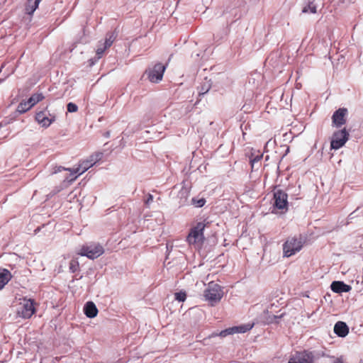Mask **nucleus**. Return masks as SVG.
<instances>
[{"instance_id":"1","label":"nucleus","mask_w":363,"mask_h":363,"mask_svg":"<svg viewBox=\"0 0 363 363\" xmlns=\"http://www.w3.org/2000/svg\"><path fill=\"white\" fill-rule=\"evenodd\" d=\"M104 253V247L99 242H87L83 245L78 255L86 257L90 259H95Z\"/></svg>"},{"instance_id":"2","label":"nucleus","mask_w":363,"mask_h":363,"mask_svg":"<svg viewBox=\"0 0 363 363\" xmlns=\"http://www.w3.org/2000/svg\"><path fill=\"white\" fill-rule=\"evenodd\" d=\"M203 296L212 306L220 301L223 296L222 287L213 281L209 282L204 290Z\"/></svg>"},{"instance_id":"3","label":"nucleus","mask_w":363,"mask_h":363,"mask_svg":"<svg viewBox=\"0 0 363 363\" xmlns=\"http://www.w3.org/2000/svg\"><path fill=\"white\" fill-rule=\"evenodd\" d=\"M303 240L301 238H289L283 244L284 256L289 257L299 252L303 247Z\"/></svg>"},{"instance_id":"4","label":"nucleus","mask_w":363,"mask_h":363,"mask_svg":"<svg viewBox=\"0 0 363 363\" xmlns=\"http://www.w3.org/2000/svg\"><path fill=\"white\" fill-rule=\"evenodd\" d=\"M35 119L42 128H47L56 121V116L50 112L47 106L36 112Z\"/></svg>"},{"instance_id":"5","label":"nucleus","mask_w":363,"mask_h":363,"mask_svg":"<svg viewBox=\"0 0 363 363\" xmlns=\"http://www.w3.org/2000/svg\"><path fill=\"white\" fill-rule=\"evenodd\" d=\"M349 137L350 133L345 128L335 131L331 138L330 149L339 150L345 145Z\"/></svg>"},{"instance_id":"6","label":"nucleus","mask_w":363,"mask_h":363,"mask_svg":"<svg viewBox=\"0 0 363 363\" xmlns=\"http://www.w3.org/2000/svg\"><path fill=\"white\" fill-rule=\"evenodd\" d=\"M166 66L158 62L152 68L146 69L144 74L147 75V79L152 83H159L163 78Z\"/></svg>"},{"instance_id":"7","label":"nucleus","mask_w":363,"mask_h":363,"mask_svg":"<svg viewBox=\"0 0 363 363\" xmlns=\"http://www.w3.org/2000/svg\"><path fill=\"white\" fill-rule=\"evenodd\" d=\"M274 208L279 210H288V194L282 189H275L273 194Z\"/></svg>"},{"instance_id":"8","label":"nucleus","mask_w":363,"mask_h":363,"mask_svg":"<svg viewBox=\"0 0 363 363\" xmlns=\"http://www.w3.org/2000/svg\"><path fill=\"white\" fill-rule=\"evenodd\" d=\"M314 352L309 350L296 352L288 363H314Z\"/></svg>"},{"instance_id":"9","label":"nucleus","mask_w":363,"mask_h":363,"mask_svg":"<svg viewBox=\"0 0 363 363\" xmlns=\"http://www.w3.org/2000/svg\"><path fill=\"white\" fill-rule=\"evenodd\" d=\"M205 228L206 224L204 223H197L196 225L191 229L186 238V241L189 244H194L197 240H203L204 238L203 230Z\"/></svg>"},{"instance_id":"10","label":"nucleus","mask_w":363,"mask_h":363,"mask_svg":"<svg viewBox=\"0 0 363 363\" xmlns=\"http://www.w3.org/2000/svg\"><path fill=\"white\" fill-rule=\"evenodd\" d=\"M35 311L34 301L32 299H24L18 309V315L23 318H30Z\"/></svg>"},{"instance_id":"11","label":"nucleus","mask_w":363,"mask_h":363,"mask_svg":"<svg viewBox=\"0 0 363 363\" xmlns=\"http://www.w3.org/2000/svg\"><path fill=\"white\" fill-rule=\"evenodd\" d=\"M348 111L346 108H340L336 110L332 116V125L335 128H340L346 123Z\"/></svg>"},{"instance_id":"12","label":"nucleus","mask_w":363,"mask_h":363,"mask_svg":"<svg viewBox=\"0 0 363 363\" xmlns=\"http://www.w3.org/2000/svg\"><path fill=\"white\" fill-rule=\"evenodd\" d=\"M331 290L337 294L349 292L352 287L342 281H333L330 284Z\"/></svg>"},{"instance_id":"13","label":"nucleus","mask_w":363,"mask_h":363,"mask_svg":"<svg viewBox=\"0 0 363 363\" xmlns=\"http://www.w3.org/2000/svg\"><path fill=\"white\" fill-rule=\"evenodd\" d=\"M334 333L340 337H345L349 333V327L342 321L337 322L334 325Z\"/></svg>"},{"instance_id":"14","label":"nucleus","mask_w":363,"mask_h":363,"mask_svg":"<svg viewBox=\"0 0 363 363\" xmlns=\"http://www.w3.org/2000/svg\"><path fill=\"white\" fill-rule=\"evenodd\" d=\"M84 313L87 318H94L98 314V308L94 303L92 301H88L84 306Z\"/></svg>"},{"instance_id":"15","label":"nucleus","mask_w":363,"mask_h":363,"mask_svg":"<svg viewBox=\"0 0 363 363\" xmlns=\"http://www.w3.org/2000/svg\"><path fill=\"white\" fill-rule=\"evenodd\" d=\"M211 80L208 79L207 77H205L201 82L200 85L197 87L199 91V97H202L206 94H207L211 89Z\"/></svg>"},{"instance_id":"16","label":"nucleus","mask_w":363,"mask_h":363,"mask_svg":"<svg viewBox=\"0 0 363 363\" xmlns=\"http://www.w3.org/2000/svg\"><path fill=\"white\" fill-rule=\"evenodd\" d=\"M13 276L9 270L5 268L0 269V289H2L12 279Z\"/></svg>"},{"instance_id":"17","label":"nucleus","mask_w":363,"mask_h":363,"mask_svg":"<svg viewBox=\"0 0 363 363\" xmlns=\"http://www.w3.org/2000/svg\"><path fill=\"white\" fill-rule=\"evenodd\" d=\"M301 12L303 13H316L317 5L315 3V0H306L305 5L302 8Z\"/></svg>"},{"instance_id":"18","label":"nucleus","mask_w":363,"mask_h":363,"mask_svg":"<svg viewBox=\"0 0 363 363\" xmlns=\"http://www.w3.org/2000/svg\"><path fill=\"white\" fill-rule=\"evenodd\" d=\"M106 50H107V48L106 47H104L103 45V44L101 43V42H99V45L96 51V57L94 58L90 59V60H89L90 65L92 66V65H95V63L103 57L104 53L105 52V51Z\"/></svg>"},{"instance_id":"19","label":"nucleus","mask_w":363,"mask_h":363,"mask_svg":"<svg viewBox=\"0 0 363 363\" xmlns=\"http://www.w3.org/2000/svg\"><path fill=\"white\" fill-rule=\"evenodd\" d=\"M42 0H28L26 6V12L28 15H32L34 11L38 9L40 2Z\"/></svg>"},{"instance_id":"20","label":"nucleus","mask_w":363,"mask_h":363,"mask_svg":"<svg viewBox=\"0 0 363 363\" xmlns=\"http://www.w3.org/2000/svg\"><path fill=\"white\" fill-rule=\"evenodd\" d=\"M235 334V330L233 329V326L231 328H226L225 330H221L220 333H213L211 335L208 336V339L211 337H215L219 336L220 337H225L228 335Z\"/></svg>"},{"instance_id":"21","label":"nucleus","mask_w":363,"mask_h":363,"mask_svg":"<svg viewBox=\"0 0 363 363\" xmlns=\"http://www.w3.org/2000/svg\"><path fill=\"white\" fill-rule=\"evenodd\" d=\"M117 34L115 32L108 33L106 35L104 42L102 43L107 49L109 48L116 40Z\"/></svg>"},{"instance_id":"22","label":"nucleus","mask_w":363,"mask_h":363,"mask_svg":"<svg viewBox=\"0 0 363 363\" xmlns=\"http://www.w3.org/2000/svg\"><path fill=\"white\" fill-rule=\"evenodd\" d=\"M254 326L253 323H246L238 326H233L235 330V334L236 333H245L250 331Z\"/></svg>"},{"instance_id":"23","label":"nucleus","mask_w":363,"mask_h":363,"mask_svg":"<svg viewBox=\"0 0 363 363\" xmlns=\"http://www.w3.org/2000/svg\"><path fill=\"white\" fill-rule=\"evenodd\" d=\"M44 99V96L42 93H36L31 95V96L28 99V103L30 104L29 107L34 106L36 104L41 101Z\"/></svg>"},{"instance_id":"24","label":"nucleus","mask_w":363,"mask_h":363,"mask_svg":"<svg viewBox=\"0 0 363 363\" xmlns=\"http://www.w3.org/2000/svg\"><path fill=\"white\" fill-rule=\"evenodd\" d=\"M30 104L28 103V101H21L17 106L16 111L19 114H22L28 111L31 108V107H29Z\"/></svg>"},{"instance_id":"25","label":"nucleus","mask_w":363,"mask_h":363,"mask_svg":"<svg viewBox=\"0 0 363 363\" xmlns=\"http://www.w3.org/2000/svg\"><path fill=\"white\" fill-rule=\"evenodd\" d=\"M68 171L70 172V174L71 176H72V177L70 179V181L75 180L79 175L84 173V171L82 170V168L80 166V164L79 165V167L76 168H71V170Z\"/></svg>"},{"instance_id":"26","label":"nucleus","mask_w":363,"mask_h":363,"mask_svg":"<svg viewBox=\"0 0 363 363\" xmlns=\"http://www.w3.org/2000/svg\"><path fill=\"white\" fill-rule=\"evenodd\" d=\"M103 157V153L101 152H95L89 156L88 160L90 161V162L94 165L97 162L100 161Z\"/></svg>"},{"instance_id":"27","label":"nucleus","mask_w":363,"mask_h":363,"mask_svg":"<svg viewBox=\"0 0 363 363\" xmlns=\"http://www.w3.org/2000/svg\"><path fill=\"white\" fill-rule=\"evenodd\" d=\"M206 202V201L204 198L198 199V198L194 197L191 199V204L196 208L203 207L205 205Z\"/></svg>"},{"instance_id":"28","label":"nucleus","mask_w":363,"mask_h":363,"mask_svg":"<svg viewBox=\"0 0 363 363\" xmlns=\"http://www.w3.org/2000/svg\"><path fill=\"white\" fill-rule=\"evenodd\" d=\"M69 272L72 273H74V272H77L79 269V262L76 259H72L69 262Z\"/></svg>"},{"instance_id":"29","label":"nucleus","mask_w":363,"mask_h":363,"mask_svg":"<svg viewBox=\"0 0 363 363\" xmlns=\"http://www.w3.org/2000/svg\"><path fill=\"white\" fill-rule=\"evenodd\" d=\"M175 299L179 302H184L186 298V294L185 291H179L175 293Z\"/></svg>"},{"instance_id":"30","label":"nucleus","mask_w":363,"mask_h":363,"mask_svg":"<svg viewBox=\"0 0 363 363\" xmlns=\"http://www.w3.org/2000/svg\"><path fill=\"white\" fill-rule=\"evenodd\" d=\"M80 166L82 168V170L84 172H85L86 170H88L90 167L93 166V164L90 162V161L87 159L86 160H84L80 164Z\"/></svg>"},{"instance_id":"31","label":"nucleus","mask_w":363,"mask_h":363,"mask_svg":"<svg viewBox=\"0 0 363 363\" xmlns=\"http://www.w3.org/2000/svg\"><path fill=\"white\" fill-rule=\"evenodd\" d=\"M262 155L260 154H258L255 156H252V157L250 158V164L252 168H254L255 164L259 162L262 160Z\"/></svg>"},{"instance_id":"32","label":"nucleus","mask_w":363,"mask_h":363,"mask_svg":"<svg viewBox=\"0 0 363 363\" xmlns=\"http://www.w3.org/2000/svg\"><path fill=\"white\" fill-rule=\"evenodd\" d=\"M67 111L69 113H74V112H77L78 110V106L72 102L68 103L67 105Z\"/></svg>"},{"instance_id":"33","label":"nucleus","mask_w":363,"mask_h":363,"mask_svg":"<svg viewBox=\"0 0 363 363\" xmlns=\"http://www.w3.org/2000/svg\"><path fill=\"white\" fill-rule=\"evenodd\" d=\"M13 121V118H5L0 121V128L11 123Z\"/></svg>"},{"instance_id":"34","label":"nucleus","mask_w":363,"mask_h":363,"mask_svg":"<svg viewBox=\"0 0 363 363\" xmlns=\"http://www.w3.org/2000/svg\"><path fill=\"white\" fill-rule=\"evenodd\" d=\"M284 316V313H281V315H273L272 317H269L270 318V320L269 322L270 323H279V320Z\"/></svg>"},{"instance_id":"35","label":"nucleus","mask_w":363,"mask_h":363,"mask_svg":"<svg viewBox=\"0 0 363 363\" xmlns=\"http://www.w3.org/2000/svg\"><path fill=\"white\" fill-rule=\"evenodd\" d=\"M63 170H65V171L71 170V168H66V167H62V166H57L54 169L53 174H57V173L60 172H62Z\"/></svg>"},{"instance_id":"36","label":"nucleus","mask_w":363,"mask_h":363,"mask_svg":"<svg viewBox=\"0 0 363 363\" xmlns=\"http://www.w3.org/2000/svg\"><path fill=\"white\" fill-rule=\"evenodd\" d=\"M153 201V196L150 194H148L146 199L145 200V203L147 206H149Z\"/></svg>"},{"instance_id":"37","label":"nucleus","mask_w":363,"mask_h":363,"mask_svg":"<svg viewBox=\"0 0 363 363\" xmlns=\"http://www.w3.org/2000/svg\"><path fill=\"white\" fill-rule=\"evenodd\" d=\"M333 363H344L343 361L342 360V359L340 358H337L335 359V360L333 362Z\"/></svg>"},{"instance_id":"38","label":"nucleus","mask_w":363,"mask_h":363,"mask_svg":"<svg viewBox=\"0 0 363 363\" xmlns=\"http://www.w3.org/2000/svg\"><path fill=\"white\" fill-rule=\"evenodd\" d=\"M351 0H340L342 4H347L350 2Z\"/></svg>"},{"instance_id":"39","label":"nucleus","mask_w":363,"mask_h":363,"mask_svg":"<svg viewBox=\"0 0 363 363\" xmlns=\"http://www.w3.org/2000/svg\"><path fill=\"white\" fill-rule=\"evenodd\" d=\"M359 211V208H357L355 211H354L352 213H350V216L352 218V216L356 212H357Z\"/></svg>"},{"instance_id":"40","label":"nucleus","mask_w":363,"mask_h":363,"mask_svg":"<svg viewBox=\"0 0 363 363\" xmlns=\"http://www.w3.org/2000/svg\"><path fill=\"white\" fill-rule=\"evenodd\" d=\"M109 135H110V133L106 132L105 136L108 138V137H109Z\"/></svg>"},{"instance_id":"41","label":"nucleus","mask_w":363,"mask_h":363,"mask_svg":"<svg viewBox=\"0 0 363 363\" xmlns=\"http://www.w3.org/2000/svg\"><path fill=\"white\" fill-rule=\"evenodd\" d=\"M37 231H39V229H38H38H36V230H35V233H36Z\"/></svg>"},{"instance_id":"42","label":"nucleus","mask_w":363,"mask_h":363,"mask_svg":"<svg viewBox=\"0 0 363 363\" xmlns=\"http://www.w3.org/2000/svg\"><path fill=\"white\" fill-rule=\"evenodd\" d=\"M289 151V148L288 147L286 150V152H288Z\"/></svg>"},{"instance_id":"43","label":"nucleus","mask_w":363,"mask_h":363,"mask_svg":"<svg viewBox=\"0 0 363 363\" xmlns=\"http://www.w3.org/2000/svg\"><path fill=\"white\" fill-rule=\"evenodd\" d=\"M359 363H363V360H361Z\"/></svg>"}]
</instances>
